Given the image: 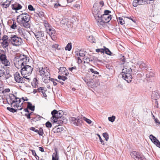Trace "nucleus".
I'll use <instances>...</instances> for the list:
<instances>
[{
    "label": "nucleus",
    "mask_w": 160,
    "mask_h": 160,
    "mask_svg": "<svg viewBox=\"0 0 160 160\" xmlns=\"http://www.w3.org/2000/svg\"><path fill=\"white\" fill-rule=\"evenodd\" d=\"M104 52L107 54L108 55H111L112 54L110 50L108 48H106L105 47H104Z\"/></svg>",
    "instance_id": "obj_35"
},
{
    "label": "nucleus",
    "mask_w": 160,
    "mask_h": 160,
    "mask_svg": "<svg viewBox=\"0 0 160 160\" xmlns=\"http://www.w3.org/2000/svg\"><path fill=\"white\" fill-rule=\"evenodd\" d=\"M44 88L43 87H41L38 88V92H42V94L43 96L46 98L47 97V95L45 93V91L44 89Z\"/></svg>",
    "instance_id": "obj_19"
},
{
    "label": "nucleus",
    "mask_w": 160,
    "mask_h": 160,
    "mask_svg": "<svg viewBox=\"0 0 160 160\" xmlns=\"http://www.w3.org/2000/svg\"><path fill=\"white\" fill-rule=\"evenodd\" d=\"M7 59V57L5 54H2L0 56V60L2 62V61Z\"/></svg>",
    "instance_id": "obj_37"
},
{
    "label": "nucleus",
    "mask_w": 160,
    "mask_h": 160,
    "mask_svg": "<svg viewBox=\"0 0 160 160\" xmlns=\"http://www.w3.org/2000/svg\"><path fill=\"white\" fill-rule=\"evenodd\" d=\"M77 68L75 66H74L73 67H72V68H68V70L69 71H70L71 72H72V73H75V71L74 70H76Z\"/></svg>",
    "instance_id": "obj_51"
},
{
    "label": "nucleus",
    "mask_w": 160,
    "mask_h": 160,
    "mask_svg": "<svg viewBox=\"0 0 160 160\" xmlns=\"http://www.w3.org/2000/svg\"><path fill=\"white\" fill-rule=\"evenodd\" d=\"M115 116L113 115L112 117H109L108 118V119L109 121L111 122H113L115 121Z\"/></svg>",
    "instance_id": "obj_47"
},
{
    "label": "nucleus",
    "mask_w": 160,
    "mask_h": 160,
    "mask_svg": "<svg viewBox=\"0 0 160 160\" xmlns=\"http://www.w3.org/2000/svg\"><path fill=\"white\" fill-rule=\"evenodd\" d=\"M132 157L135 160H146L144 156L141 154L136 151L131 152Z\"/></svg>",
    "instance_id": "obj_9"
},
{
    "label": "nucleus",
    "mask_w": 160,
    "mask_h": 160,
    "mask_svg": "<svg viewBox=\"0 0 160 160\" xmlns=\"http://www.w3.org/2000/svg\"><path fill=\"white\" fill-rule=\"evenodd\" d=\"M59 46V45L57 44H55L53 45H52L51 46L52 48L56 50L57 49H58V47Z\"/></svg>",
    "instance_id": "obj_55"
},
{
    "label": "nucleus",
    "mask_w": 160,
    "mask_h": 160,
    "mask_svg": "<svg viewBox=\"0 0 160 160\" xmlns=\"http://www.w3.org/2000/svg\"><path fill=\"white\" fill-rule=\"evenodd\" d=\"M58 116L57 117V118H58V119L60 118H61V117L62 116L63 114V112L62 111H58Z\"/></svg>",
    "instance_id": "obj_56"
},
{
    "label": "nucleus",
    "mask_w": 160,
    "mask_h": 160,
    "mask_svg": "<svg viewBox=\"0 0 160 160\" xmlns=\"http://www.w3.org/2000/svg\"><path fill=\"white\" fill-rule=\"evenodd\" d=\"M15 81L18 83H22L25 82V79L20 76L18 72H16L14 74Z\"/></svg>",
    "instance_id": "obj_12"
},
{
    "label": "nucleus",
    "mask_w": 160,
    "mask_h": 160,
    "mask_svg": "<svg viewBox=\"0 0 160 160\" xmlns=\"http://www.w3.org/2000/svg\"><path fill=\"white\" fill-rule=\"evenodd\" d=\"M86 54V51L83 50H80L79 51L78 53L77 52V53L76 54L77 56L79 55L80 57H83L85 56Z\"/></svg>",
    "instance_id": "obj_23"
},
{
    "label": "nucleus",
    "mask_w": 160,
    "mask_h": 160,
    "mask_svg": "<svg viewBox=\"0 0 160 160\" xmlns=\"http://www.w3.org/2000/svg\"><path fill=\"white\" fill-rule=\"evenodd\" d=\"M138 2L139 1H138V0H134L132 3L133 6L134 7L137 6L138 5H139Z\"/></svg>",
    "instance_id": "obj_50"
},
{
    "label": "nucleus",
    "mask_w": 160,
    "mask_h": 160,
    "mask_svg": "<svg viewBox=\"0 0 160 160\" xmlns=\"http://www.w3.org/2000/svg\"><path fill=\"white\" fill-rule=\"evenodd\" d=\"M143 4L146 3H153L154 2V0H141Z\"/></svg>",
    "instance_id": "obj_38"
},
{
    "label": "nucleus",
    "mask_w": 160,
    "mask_h": 160,
    "mask_svg": "<svg viewBox=\"0 0 160 160\" xmlns=\"http://www.w3.org/2000/svg\"><path fill=\"white\" fill-rule=\"evenodd\" d=\"M54 8H58L60 7H63V6L59 3L58 1H56V2L54 4Z\"/></svg>",
    "instance_id": "obj_30"
},
{
    "label": "nucleus",
    "mask_w": 160,
    "mask_h": 160,
    "mask_svg": "<svg viewBox=\"0 0 160 160\" xmlns=\"http://www.w3.org/2000/svg\"><path fill=\"white\" fill-rule=\"evenodd\" d=\"M22 76H23V78L25 79V82L26 81V80H27L28 82H29V80H30V78L28 77L29 76L24 75H22Z\"/></svg>",
    "instance_id": "obj_60"
},
{
    "label": "nucleus",
    "mask_w": 160,
    "mask_h": 160,
    "mask_svg": "<svg viewBox=\"0 0 160 160\" xmlns=\"http://www.w3.org/2000/svg\"><path fill=\"white\" fill-rule=\"evenodd\" d=\"M47 32L48 33L53 40L54 41L56 39V31L54 29L51 28L50 30L47 31Z\"/></svg>",
    "instance_id": "obj_14"
},
{
    "label": "nucleus",
    "mask_w": 160,
    "mask_h": 160,
    "mask_svg": "<svg viewBox=\"0 0 160 160\" xmlns=\"http://www.w3.org/2000/svg\"><path fill=\"white\" fill-rule=\"evenodd\" d=\"M9 98L10 99V102L11 106L12 107L13 103H15L17 101H14V100L15 99L16 97L14 94H11L9 95Z\"/></svg>",
    "instance_id": "obj_18"
},
{
    "label": "nucleus",
    "mask_w": 160,
    "mask_h": 160,
    "mask_svg": "<svg viewBox=\"0 0 160 160\" xmlns=\"http://www.w3.org/2000/svg\"><path fill=\"white\" fill-rule=\"evenodd\" d=\"M11 8L12 10L17 11L21 9L22 7L21 4L16 2L11 5Z\"/></svg>",
    "instance_id": "obj_15"
},
{
    "label": "nucleus",
    "mask_w": 160,
    "mask_h": 160,
    "mask_svg": "<svg viewBox=\"0 0 160 160\" xmlns=\"http://www.w3.org/2000/svg\"><path fill=\"white\" fill-rule=\"evenodd\" d=\"M7 109L10 112H17V110L16 109H15L14 108L9 107H8L7 108Z\"/></svg>",
    "instance_id": "obj_46"
},
{
    "label": "nucleus",
    "mask_w": 160,
    "mask_h": 160,
    "mask_svg": "<svg viewBox=\"0 0 160 160\" xmlns=\"http://www.w3.org/2000/svg\"><path fill=\"white\" fill-rule=\"evenodd\" d=\"M137 64L141 69L148 68V66L146 65L145 63L142 61H138Z\"/></svg>",
    "instance_id": "obj_16"
},
{
    "label": "nucleus",
    "mask_w": 160,
    "mask_h": 160,
    "mask_svg": "<svg viewBox=\"0 0 160 160\" xmlns=\"http://www.w3.org/2000/svg\"><path fill=\"white\" fill-rule=\"evenodd\" d=\"M118 22L121 25H123L125 23V22L121 17H119L118 19Z\"/></svg>",
    "instance_id": "obj_43"
},
{
    "label": "nucleus",
    "mask_w": 160,
    "mask_h": 160,
    "mask_svg": "<svg viewBox=\"0 0 160 160\" xmlns=\"http://www.w3.org/2000/svg\"><path fill=\"white\" fill-rule=\"evenodd\" d=\"M46 126L48 128H50L52 127V125L50 122L48 121L45 124Z\"/></svg>",
    "instance_id": "obj_57"
},
{
    "label": "nucleus",
    "mask_w": 160,
    "mask_h": 160,
    "mask_svg": "<svg viewBox=\"0 0 160 160\" xmlns=\"http://www.w3.org/2000/svg\"><path fill=\"white\" fill-rule=\"evenodd\" d=\"M38 80L37 78H34L32 82V86L35 88L38 87Z\"/></svg>",
    "instance_id": "obj_20"
},
{
    "label": "nucleus",
    "mask_w": 160,
    "mask_h": 160,
    "mask_svg": "<svg viewBox=\"0 0 160 160\" xmlns=\"http://www.w3.org/2000/svg\"><path fill=\"white\" fill-rule=\"evenodd\" d=\"M27 107L30 110L32 111H34L35 109V107L34 106H32V103L29 102H27Z\"/></svg>",
    "instance_id": "obj_26"
},
{
    "label": "nucleus",
    "mask_w": 160,
    "mask_h": 160,
    "mask_svg": "<svg viewBox=\"0 0 160 160\" xmlns=\"http://www.w3.org/2000/svg\"><path fill=\"white\" fill-rule=\"evenodd\" d=\"M80 6L79 4H74L73 6V8L74 9H80Z\"/></svg>",
    "instance_id": "obj_48"
},
{
    "label": "nucleus",
    "mask_w": 160,
    "mask_h": 160,
    "mask_svg": "<svg viewBox=\"0 0 160 160\" xmlns=\"http://www.w3.org/2000/svg\"><path fill=\"white\" fill-rule=\"evenodd\" d=\"M83 120L85 121L88 124L91 123V121L85 117H78L76 118L74 117H72L71 118V120L72 122V124L76 126H79L81 125L82 123L83 122Z\"/></svg>",
    "instance_id": "obj_5"
},
{
    "label": "nucleus",
    "mask_w": 160,
    "mask_h": 160,
    "mask_svg": "<svg viewBox=\"0 0 160 160\" xmlns=\"http://www.w3.org/2000/svg\"><path fill=\"white\" fill-rule=\"evenodd\" d=\"M32 70V68L31 66L26 64L21 68L20 72L22 75L29 76L31 74Z\"/></svg>",
    "instance_id": "obj_7"
},
{
    "label": "nucleus",
    "mask_w": 160,
    "mask_h": 160,
    "mask_svg": "<svg viewBox=\"0 0 160 160\" xmlns=\"http://www.w3.org/2000/svg\"><path fill=\"white\" fill-rule=\"evenodd\" d=\"M103 137L105 138L106 141H107L109 139V136L107 132H104L103 133Z\"/></svg>",
    "instance_id": "obj_49"
},
{
    "label": "nucleus",
    "mask_w": 160,
    "mask_h": 160,
    "mask_svg": "<svg viewBox=\"0 0 160 160\" xmlns=\"http://www.w3.org/2000/svg\"><path fill=\"white\" fill-rule=\"evenodd\" d=\"M83 59L85 60V61L84 62V63L86 62L87 63H88L91 61L89 57L87 58L86 57H85L83 58Z\"/></svg>",
    "instance_id": "obj_52"
},
{
    "label": "nucleus",
    "mask_w": 160,
    "mask_h": 160,
    "mask_svg": "<svg viewBox=\"0 0 160 160\" xmlns=\"http://www.w3.org/2000/svg\"><path fill=\"white\" fill-rule=\"evenodd\" d=\"M5 69L4 68H2L0 69V77L2 76L5 74Z\"/></svg>",
    "instance_id": "obj_58"
},
{
    "label": "nucleus",
    "mask_w": 160,
    "mask_h": 160,
    "mask_svg": "<svg viewBox=\"0 0 160 160\" xmlns=\"http://www.w3.org/2000/svg\"><path fill=\"white\" fill-rule=\"evenodd\" d=\"M46 72H45L44 75L46 77V78L48 79L50 78V74L49 73V70L48 69V70H46Z\"/></svg>",
    "instance_id": "obj_32"
},
{
    "label": "nucleus",
    "mask_w": 160,
    "mask_h": 160,
    "mask_svg": "<svg viewBox=\"0 0 160 160\" xmlns=\"http://www.w3.org/2000/svg\"><path fill=\"white\" fill-rule=\"evenodd\" d=\"M51 120L52 122L54 123L57 122L58 121V118L57 117L52 116L51 118Z\"/></svg>",
    "instance_id": "obj_41"
},
{
    "label": "nucleus",
    "mask_w": 160,
    "mask_h": 160,
    "mask_svg": "<svg viewBox=\"0 0 160 160\" xmlns=\"http://www.w3.org/2000/svg\"><path fill=\"white\" fill-rule=\"evenodd\" d=\"M129 63H127L124 67L121 73L122 78L128 82L129 83L131 82L132 76L131 72L132 69L128 66Z\"/></svg>",
    "instance_id": "obj_2"
},
{
    "label": "nucleus",
    "mask_w": 160,
    "mask_h": 160,
    "mask_svg": "<svg viewBox=\"0 0 160 160\" xmlns=\"http://www.w3.org/2000/svg\"><path fill=\"white\" fill-rule=\"evenodd\" d=\"M88 40L91 43H95V39L92 36H88L87 37Z\"/></svg>",
    "instance_id": "obj_29"
},
{
    "label": "nucleus",
    "mask_w": 160,
    "mask_h": 160,
    "mask_svg": "<svg viewBox=\"0 0 160 160\" xmlns=\"http://www.w3.org/2000/svg\"><path fill=\"white\" fill-rule=\"evenodd\" d=\"M154 74L152 72H148L146 74V78H150L154 77Z\"/></svg>",
    "instance_id": "obj_27"
},
{
    "label": "nucleus",
    "mask_w": 160,
    "mask_h": 160,
    "mask_svg": "<svg viewBox=\"0 0 160 160\" xmlns=\"http://www.w3.org/2000/svg\"><path fill=\"white\" fill-rule=\"evenodd\" d=\"M72 43H69L65 47V50L70 51L72 49Z\"/></svg>",
    "instance_id": "obj_33"
},
{
    "label": "nucleus",
    "mask_w": 160,
    "mask_h": 160,
    "mask_svg": "<svg viewBox=\"0 0 160 160\" xmlns=\"http://www.w3.org/2000/svg\"><path fill=\"white\" fill-rule=\"evenodd\" d=\"M106 68L109 69H112V65L109 64H107L106 65Z\"/></svg>",
    "instance_id": "obj_63"
},
{
    "label": "nucleus",
    "mask_w": 160,
    "mask_h": 160,
    "mask_svg": "<svg viewBox=\"0 0 160 160\" xmlns=\"http://www.w3.org/2000/svg\"><path fill=\"white\" fill-rule=\"evenodd\" d=\"M121 60L120 63L121 64H123L126 61V58L124 56L121 55V58H120Z\"/></svg>",
    "instance_id": "obj_36"
},
{
    "label": "nucleus",
    "mask_w": 160,
    "mask_h": 160,
    "mask_svg": "<svg viewBox=\"0 0 160 160\" xmlns=\"http://www.w3.org/2000/svg\"><path fill=\"white\" fill-rule=\"evenodd\" d=\"M12 44L13 46H19L21 44L22 40L21 38L18 37L17 35H11L9 39Z\"/></svg>",
    "instance_id": "obj_6"
},
{
    "label": "nucleus",
    "mask_w": 160,
    "mask_h": 160,
    "mask_svg": "<svg viewBox=\"0 0 160 160\" xmlns=\"http://www.w3.org/2000/svg\"><path fill=\"white\" fill-rule=\"evenodd\" d=\"M37 14L38 16L40 18L43 17L45 16V14L43 12H39L37 13Z\"/></svg>",
    "instance_id": "obj_44"
},
{
    "label": "nucleus",
    "mask_w": 160,
    "mask_h": 160,
    "mask_svg": "<svg viewBox=\"0 0 160 160\" xmlns=\"http://www.w3.org/2000/svg\"><path fill=\"white\" fill-rule=\"evenodd\" d=\"M28 62L27 57L26 56L24 55H20L18 60L16 61L14 64L16 67H20L22 68L23 67L27 64V62Z\"/></svg>",
    "instance_id": "obj_4"
},
{
    "label": "nucleus",
    "mask_w": 160,
    "mask_h": 160,
    "mask_svg": "<svg viewBox=\"0 0 160 160\" xmlns=\"http://www.w3.org/2000/svg\"><path fill=\"white\" fill-rule=\"evenodd\" d=\"M59 72L61 74L63 73L64 72H65L66 71H67L66 68L64 67H60L59 69Z\"/></svg>",
    "instance_id": "obj_31"
},
{
    "label": "nucleus",
    "mask_w": 160,
    "mask_h": 160,
    "mask_svg": "<svg viewBox=\"0 0 160 160\" xmlns=\"http://www.w3.org/2000/svg\"><path fill=\"white\" fill-rule=\"evenodd\" d=\"M52 160H60L59 156L58 154V152L56 150L55 152L52 154Z\"/></svg>",
    "instance_id": "obj_22"
},
{
    "label": "nucleus",
    "mask_w": 160,
    "mask_h": 160,
    "mask_svg": "<svg viewBox=\"0 0 160 160\" xmlns=\"http://www.w3.org/2000/svg\"><path fill=\"white\" fill-rule=\"evenodd\" d=\"M35 37L40 42H43L47 38V36H45L44 32L38 31L34 33Z\"/></svg>",
    "instance_id": "obj_8"
},
{
    "label": "nucleus",
    "mask_w": 160,
    "mask_h": 160,
    "mask_svg": "<svg viewBox=\"0 0 160 160\" xmlns=\"http://www.w3.org/2000/svg\"><path fill=\"white\" fill-rule=\"evenodd\" d=\"M2 62L6 66H9L10 65V63L7 59L2 61Z\"/></svg>",
    "instance_id": "obj_42"
},
{
    "label": "nucleus",
    "mask_w": 160,
    "mask_h": 160,
    "mask_svg": "<svg viewBox=\"0 0 160 160\" xmlns=\"http://www.w3.org/2000/svg\"><path fill=\"white\" fill-rule=\"evenodd\" d=\"M28 9L30 11H34L35 9L33 8V7L31 5H29L28 7Z\"/></svg>",
    "instance_id": "obj_64"
},
{
    "label": "nucleus",
    "mask_w": 160,
    "mask_h": 160,
    "mask_svg": "<svg viewBox=\"0 0 160 160\" xmlns=\"http://www.w3.org/2000/svg\"><path fill=\"white\" fill-rule=\"evenodd\" d=\"M96 51L97 52H100L101 53H104V49L103 48H99L97 49H96Z\"/></svg>",
    "instance_id": "obj_54"
},
{
    "label": "nucleus",
    "mask_w": 160,
    "mask_h": 160,
    "mask_svg": "<svg viewBox=\"0 0 160 160\" xmlns=\"http://www.w3.org/2000/svg\"><path fill=\"white\" fill-rule=\"evenodd\" d=\"M44 24L47 31L50 30L51 28V27L47 21H44Z\"/></svg>",
    "instance_id": "obj_24"
},
{
    "label": "nucleus",
    "mask_w": 160,
    "mask_h": 160,
    "mask_svg": "<svg viewBox=\"0 0 160 160\" xmlns=\"http://www.w3.org/2000/svg\"><path fill=\"white\" fill-rule=\"evenodd\" d=\"M9 39V38L7 35H4L2 39L0 38V40L2 41L1 43L3 48H5L8 46L10 41Z\"/></svg>",
    "instance_id": "obj_11"
},
{
    "label": "nucleus",
    "mask_w": 160,
    "mask_h": 160,
    "mask_svg": "<svg viewBox=\"0 0 160 160\" xmlns=\"http://www.w3.org/2000/svg\"><path fill=\"white\" fill-rule=\"evenodd\" d=\"M111 19V15H103L101 16V17L99 20L98 23L102 25L104 23L108 22Z\"/></svg>",
    "instance_id": "obj_10"
},
{
    "label": "nucleus",
    "mask_w": 160,
    "mask_h": 160,
    "mask_svg": "<svg viewBox=\"0 0 160 160\" xmlns=\"http://www.w3.org/2000/svg\"><path fill=\"white\" fill-rule=\"evenodd\" d=\"M92 13L94 17L98 22L101 16L102 15V8L98 6L97 3H94L93 5V8L92 9Z\"/></svg>",
    "instance_id": "obj_3"
},
{
    "label": "nucleus",
    "mask_w": 160,
    "mask_h": 160,
    "mask_svg": "<svg viewBox=\"0 0 160 160\" xmlns=\"http://www.w3.org/2000/svg\"><path fill=\"white\" fill-rule=\"evenodd\" d=\"M155 93H153L152 97H153V98L154 100H157V99L159 98L160 95L158 92H155Z\"/></svg>",
    "instance_id": "obj_28"
},
{
    "label": "nucleus",
    "mask_w": 160,
    "mask_h": 160,
    "mask_svg": "<svg viewBox=\"0 0 160 160\" xmlns=\"http://www.w3.org/2000/svg\"><path fill=\"white\" fill-rule=\"evenodd\" d=\"M68 22V19L66 18L62 19L60 22L61 24L62 25L67 24Z\"/></svg>",
    "instance_id": "obj_40"
},
{
    "label": "nucleus",
    "mask_w": 160,
    "mask_h": 160,
    "mask_svg": "<svg viewBox=\"0 0 160 160\" xmlns=\"http://www.w3.org/2000/svg\"><path fill=\"white\" fill-rule=\"evenodd\" d=\"M17 27L16 23L15 22H13V24L11 26V28L12 29H15Z\"/></svg>",
    "instance_id": "obj_53"
},
{
    "label": "nucleus",
    "mask_w": 160,
    "mask_h": 160,
    "mask_svg": "<svg viewBox=\"0 0 160 160\" xmlns=\"http://www.w3.org/2000/svg\"><path fill=\"white\" fill-rule=\"evenodd\" d=\"M63 128L62 127L60 126L59 127L55 129H53V130H54V132H60L63 130Z\"/></svg>",
    "instance_id": "obj_34"
},
{
    "label": "nucleus",
    "mask_w": 160,
    "mask_h": 160,
    "mask_svg": "<svg viewBox=\"0 0 160 160\" xmlns=\"http://www.w3.org/2000/svg\"><path fill=\"white\" fill-rule=\"evenodd\" d=\"M58 78L59 79H61L63 81H65L67 79V78L63 76H60L58 75Z\"/></svg>",
    "instance_id": "obj_45"
},
{
    "label": "nucleus",
    "mask_w": 160,
    "mask_h": 160,
    "mask_svg": "<svg viewBox=\"0 0 160 160\" xmlns=\"http://www.w3.org/2000/svg\"><path fill=\"white\" fill-rule=\"evenodd\" d=\"M37 132L40 136H42L43 134V130L42 128H40L39 130H38V132Z\"/></svg>",
    "instance_id": "obj_61"
},
{
    "label": "nucleus",
    "mask_w": 160,
    "mask_h": 160,
    "mask_svg": "<svg viewBox=\"0 0 160 160\" xmlns=\"http://www.w3.org/2000/svg\"><path fill=\"white\" fill-rule=\"evenodd\" d=\"M104 13L103 14V15H110L109 13H111V11L108 10H105L104 12Z\"/></svg>",
    "instance_id": "obj_59"
},
{
    "label": "nucleus",
    "mask_w": 160,
    "mask_h": 160,
    "mask_svg": "<svg viewBox=\"0 0 160 160\" xmlns=\"http://www.w3.org/2000/svg\"><path fill=\"white\" fill-rule=\"evenodd\" d=\"M18 32L22 37L26 40H28V37L27 34L28 33V32H27L26 30L23 28L19 27L18 29Z\"/></svg>",
    "instance_id": "obj_13"
},
{
    "label": "nucleus",
    "mask_w": 160,
    "mask_h": 160,
    "mask_svg": "<svg viewBox=\"0 0 160 160\" xmlns=\"http://www.w3.org/2000/svg\"><path fill=\"white\" fill-rule=\"evenodd\" d=\"M42 118V117L40 115H37L34 117H32V118L31 120L32 121H33L36 122V121L40 120Z\"/></svg>",
    "instance_id": "obj_25"
},
{
    "label": "nucleus",
    "mask_w": 160,
    "mask_h": 160,
    "mask_svg": "<svg viewBox=\"0 0 160 160\" xmlns=\"http://www.w3.org/2000/svg\"><path fill=\"white\" fill-rule=\"evenodd\" d=\"M48 70V68L46 67L45 68H39V70L40 72V75L41 76H43L46 72V70Z\"/></svg>",
    "instance_id": "obj_21"
},
{
    "label": "nucleus",
    "mask_w": 160,
    "mask_h": 160,
    "mask_svg": "<svg viewBox=\"0 0 160 160\" xmlns=\"http://www.w3.org/2000/svg\"><path fill=\"white\" fill-rule=\"evenodd\" d=\"M30 17L27 13H22L17 17V21L22 27L26 28L30 27Z\"/></svg>",
    "instance_id": "obj_1"
},
{
    "label": "nucleus",
    "mask_w": 160,
    "mask_h": 160,
    "mask_svg": "<svg viewBox=\"0 0 160 160\" xmlns=\"http://www.w3.org/2000/svg\"><path fill=\"white\" fill-rule=\"evenodd\" d=\"M90 71L92 72L94 74L97 75L99 74V72H98L94 70L93 69L91 68L90 69Z\"/></svg>",
    "instance_id": "obj_62"
},
{
    "label": "nucleus",
    "mask_w": 160,
    "mask_h": 160,
    "mask_svg": "<svg viewBox=\"0 0 160 160\" xmlns=\"http://www.w3.org/2000/svg\"><path fill=\"white\" fill-rule=\"evenodd\" d=\"M58 111L55 109L53 110L51 112V114L52 116H54L55 117H57L58 116Z\"/></svg>",
    "instance_id": "obj_39"
},
{
    "label": "nucleus",
    "mask_w": 160,
    "mask_h": 160,
    "mask_svg": "<svg viewBox=\"0 0 160 160\" xmlns=\"http://www.w3.org/2000/svg\"><path fill=\"white\" fill-rule=\"evenodd\" d=\"M12 0H6V1L2 2V1H0L1 5L2 7L5 8H7L10 5Z\"/></svg>",
    "instance_id": "obj_17"
}]
</instances>
